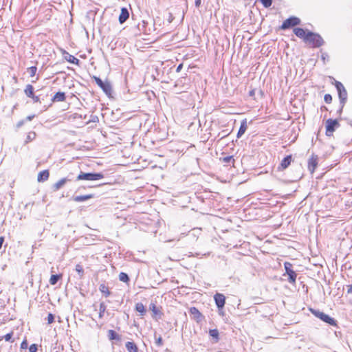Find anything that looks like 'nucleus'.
I'll return each instance as SVG.
<instances>
[{"label":"nucleus","mask_w":352,"mask_h":352,"mask_svg":"<svg viewBox=\"0 0 352 352\" xmlns=\"http://www.w3.org/2000/svg\"><path fill=\"white\" fill-rule=\"evenodd\" d=\"M3 338H0V341L2 340Z\"/></svg>","instance_id":"nucleus-52"},{"label":"nucleus","mask_w":352,"mask_h":352,"mask_svg":"<svg viewBox=\"0 0 352 352\" xmlns=\"http://www.w3.org/2000/svg\"><path fill=\"white\" fill-rule=\"evenodd\" d=\"M104 177L101 173H84L80 172L76 177V180L96 181Z\"/></svg>","instance_id":"nucleus-2"},{"label":"nucleus","mask_w":352,"mask_h":352,"mask_svg":"<svg viewBox=\"0 0 352 352\" xmlns=\"http://www.w3.org/2000/svg\"><path fill=\"white\" fill-rule=\"evenodd\" d=\"M347 288V294H352V284L346 286Z\"/></svg>","instance_id":"nucleus-42"},{"label":"nucleus","mask_w":352,"mask_h":352,"mask_svg":"<svg viewBox=\"0 0 352 352\" xmlns=\"http://www.w3.org/2000/svg\"><path fill=\"white\" fill-rule=\"evenodd\" d=\"M312 313L314 314V315L315 316L320 318L323 322L328 323L329 324L332 325V326L336 325V320L334 318L329 316V315H327L322 311H316V310H313Z\"/></svg>","instance_id":"nucleus-3"},{"label":"nucleus","mask_w":352,"mask_h":352,"mask_svg":"<svg viewBox=\"0 0 352 352\" xmlns=\"http://www.w3.org/2000/svg\"><path fill=\"white\" fill-rule=\"evenodd\" d=\"M49 176V171L47 170H44L38 173L37 180L39 182H45L48 179Z\"/></svg>","instance_id":"nucleus-16"},{"label":"nucleus","mask_w":352,"mask_h":352,"mask_svg":"<svg viewBox=\"0 0 352 352\" xmlns=\"http://www.w3.org/2000/svg\"><path fill=\"white\" fill-rule=\"evenodd\" d=\"M31 98L33 99L34 102H37L39 101L38 96H36L33 95V97H31Z\"/></svg>","instance_id":"nucleus-44"},{"label":"nucleus","mask_w":352,"mask_h":352,"mask_svg":"<svg viewBox=\"0 0 352 352\" xmlns=\"http://www.w3.org/2000/svg\"><path fill=\"white\" fill-rule=\"evenodd\" d=\"M94 195L93 194L85 195H79L74 196L72 198V199L76 202H82L87 201L89 199L94 198Z\"/></svg>","instance_id":"nucleus-14"},{"label":"nucleus","mask_w":352,"mask_h":352,"mask_svg":"<svg viewBox=\"0 0 352 352\" xmlns=\"http://www.w3.org/2000/svg\"><path fill=\"white\" fill-rule=\"evenodd\" d=\"M189 312L192 318L194 320H195L197 322H200L202 320L203 316L196 307H191L189 310Z\"/></svg>","instance_id":"nucleus-10"},{"label":"nucleus","mask_w":352,"mask_h":352,"mask_svg":"<svg viewBox=\"0 0 352 352\" xmlns=\"http://www.w3.org/2000/svg\"><path fill=\"white\" fill-rule=\"evenodd\" d=\"M292 265L290 263L286 262L285 263V269L286 274L288 275V281L290 283H294L296 282L297 274L292 269Z\"/></svg>","instance_id":"nucleus-6"},{"label":"nucleus","mask_w":352,"mask_h":352,"mask_svg":"<svg viewBox=\"0 0 352 352\" xmlns=\"http://www.w3.org/2000/svg\"><path fill=\"white\" fill-rule=\"evenodd\" d=\"M65 58L69 63H73L74 65H78L79 60L76 58L74 56L69 54V53H66L65 55Z\"/></svg>","instance_id":"nucleus-20"},{"label":"nucleus","mask_w":352,"mask_h":352,"mask_svg":"<svg viewBox=\"0 0 352 352\" xmlns=\"http://www.w3.org/2000/svg\"><path fill=\"white\" fill-rule=\"evenodd\" d=\"M72 179L68 176L67 177L62 178L59 181H58L56 183H55L53 185V190L54 191H57L59 189H60L67 182L72 181Z\"/></svg>","instance_id":"nucleus-11"},{"label":"nucleus","mask_w":352,"mask_h":352,"mask_svg":"<svg viewBox=\"0 0 352 352\" xmlns=\"http://www.w3.org/2000/svg\"><path fill=\"white\" fill-rule=\"evenodd\" d=\"M99 290L105 295L106 297L109 296L111 294V292L109 290L107 286L104 284H101L99 287Z\"/></svg>","instance_id":"nucleus-24"},{"label":"nucleus","mask_w":352,"mask_h":352,"mask_svg":"<svg viewBox=\"0 0 352 352\" xmlns=\"http://www.w3.org/2000/svg\"><path fill=\"white\" fill-rule=\"evenodd\" d=\"M37 350H38V347H37V345L35 344H31L29 348L30 352H36Z\"/></svg>","instance_id":"nucleus-37"},{"label":"nucleus","mask_w":352,"mask_h":352,"mask_svg":"<svg viewBox=\"0 0 352 352\" xmlns=\"http://www.w3.org/2000/svg\"><path fill=\"white\" fill-rule=\"evenodd\" d=\"M318 165V157L316 156H312L308 162L309 170L312 173L316 169Z\"/></svg>","instance_id":"nucleus-12"},{"label":"nucleus","mask_w":352,"mask_h":352,"mask_svg":"<svg viewBox=\"0 0 352 352\" xmlns=\"http://www.w3.org/2000/svg\"><path fill=\"white\" fill-rule=\"evenodd\" d=\"M265 8H269L272 3V0H260Z\"/></svg>","instance_id":"nucleus-34"},{"label":"nucleus","mask_w":352,"mask_h":352,"mask_svg":"<svg viewBox=\"0 0 352 352\" xmlns=\"http://www.w3.org/2000/svg\"><path fill=\"white\" fill-rule=\"evenodd\" d=\"M47 322L48 324H52L54 320V316L52 314H49L47 316Z\"/></svg>","instance_id":"nucleus-35"},{"label":"nucleus","mask_w":352,"mask_h":352,"mask_svg":"<svg viewBox=\"0 0 352 352\" xmlns=\"http://www.w3.org/2000/svg\"><path fill=\"white\" fill-rule=\"evenodd\" d=\"M300 23V19L296 16H292L286 19L280 26L281 30H286L292 27L299 25Z\"/></svg>","instance_id":"nucleus-5"},{"label":"nucleus","mask_w":352,"mask_h":352,"mask_svg":"<svg viewBox=\"0 0 352 352\" xmlns=\"http://www.w3.org/2000/svg\"><path fill=\"white\" fill-rule=\"evenodd\" d=\"M254 94H255V90H254V89H252V90H251V91L249 92V95H250V96H254Z\"/></svg>","instance_id":"nucleus-49"},{"label":"nucleus","mask_w":352,"mask_h":352,"mask_svg":"<svg viewBox=\"0 0 352 352\" xmlns=\"http://www.w3.org/2000/svg\"><path fill=\"white\" fill-rule=\"evenodd\" d=\"M66 99L65 94L64 92H57L52 98L53 102H63Z\"/></svg>","instance_id":"nucleus-15"},{"label":"nucleus","mask_w":352,"mask_h":352,"mask_svg":"<svg viewBox=\"0 0 352 352\" xmlns=\"http://www.w3.org/2000/svg\"><path fill=\"white\" fill-rule=\"evenodd\" d=\"M182 67H183V65L179 64L176 69V72H179L181 71V69H182Z\"/></svg>","instance_id":"nucleus-45"},{"label":"nucleus","mask_w":352,"mask_h":352,"mask_svg":"<svg viewBox=\"0 0 352 352\" xmlns=\"http://www.w3.org/2000/svg\"><path fill=\"white\" fill-rule=\"evenodd\" d=\"M305 42L314 47H320L324 43L322 38L319 34L311 32L307 33Z\"/></svg>","instance_id":"nucleus-1"},{"label":"nucleus","mask_w":352,"mask_h":352,"mask_svg":"<svg viewBox=\"0 0 352 352\" xmlns=\"http://www.w3.org/2000/svg\"><path fill=\"white\" fill-rule=\"evenodd\" d=\"M247 128H248V126H247V121L246 120H242L241 123V126H240V128H239V130L237 133V138H241L245 132V131L247 130Z\"/></svg>","instance_id":"nucleus-17"},{"label":"nucleus","mask_w":352,"mask_h":352,"mask_svg":"<svg viewBox=\"0 0 352 352\" xmlns=\"http://www.w3.org/2000/svg\"><path fill=\"white\" fill-rule=\"evenodd\" d=\"M23 124V121H21L17 124V126L19 127Z\"/></svg>","instance_id":"nucleus-50"},{"label":"nucleus","mask_w":352,"mask_h":352,"mask_svg":"<svg viewBox=\"0 0 352 352\" xmlns=\"http://www.w3.org/2000/svg\"><path fill=\"white\" fill-rule=\"evenodd\" d=\"M170 18H169V22L170 23L172 21V15L170 14Z\"/></svg>","instance_id":"nucleus-51"},{"label":"nucleus","mask_w":352,"mask_h":352,"mask_svg":"<svg viewBox=\"0 0 352 352\" xmlns=\"http://www.w3.org/2000/svg\"><path fill=\"white\" fill-rule=\"evenodd\" d=\"M108 337H109V340H111L119 339L118 334L113 330L108 331Z\"/></svg>","instance_id":"nucleus-26"},{"label":"nucleus","mask_w":352,"mask_h":352,"mask_svg":"<svg viewBox=\"0 0 352 352\" xmlns=\"http://www.w3.org/2000/svg\"><path fill=\"white\" fill-rule=\"evenodd\" d=\"M339 126V123L336 120L329 119L326 123V135L331 136L336 128Z\"/></svg>","instance_id":"nucleus-7"},{"label":"nucleus","mask_w":352,"mask_h":352,"mask_svg":"<svg viewBox=\"0 0 352 352\" xmlns=\"http://www.w3.org/2000/svg\"><path fill=\"white\" fill-rule=\"evenodd\" d=\"M294 32L298 37L300 38H304V40L305 41L307 34L304 29L300 28H296L294 29Z\"/></svg>","instance_id":"nucleus-18"},{"label":"nucleus","mask_w":352,"mask_h":352,"mask_svg":"<svg viewBox=\"0 0 352 352\" xmlns=\"http://www.w3.org/2000/svg\"><path fill=\"white\" fill-rule=\"evenodd\" d=\"M201 0H195V6L199 7L201 5Z\"/></svg>","instance_id":"nucleus-46"},{"label":"nucleus","mask_w":352,"mask_h":352,"mask_svg":"<svg viewBox=\"0 0 352 352\" xmlns=\"http://www.w3.org/2000/svg\"><path fill=\"white\" fill-rule=\"evenodd\" d=\"M214 299L217 307L220 310L223 308L226 303V297L223 294L217 293L214 295Z\"/></svg>","instance_id":"nucleus-8"},{"label":"nucleus","mask_w":352,"mask_h":352,"mask_svg":"<svg viewBox=\"0 0 352 352\" xmlns=\"http://www.w3.org/2000/svg\"><path fill=\"white\" fill-rule=\"evenodd\" d=\"M107 309V306L104 302H101L100 304V308H99V318H102L103 317L104 313L105 312Z\"/></svg>","instance_id":"nucleus-30"},{"label":"nucleus","mask_w":352,"mask_h":352,"mask_svg":"<svg viewBox=\"0 0 352 352\" xmlns=\"http://www.w3.org/2000/svg\"><path fill=\"white\" fill-rule=\"evenodd\" d=\"M135 310L142 316H144L146 314V309L142 302H138L135 305Z\"/></svg>","instance_id":"nucleus-22"},{"label":"nucleus","mask_w":352,"mask_h":352,"mask_svg":"<svg viewBox=\"0 0 352 352\" xmlns=\"http://www.w3.org/2000/svg\"><path fill=\"white\" fill-rule=\"evenodd\" d=\"M149 309L152 311L154 316L158 315L160 311L154 303L150 305Z\"/></svg>","instance_id":"nucleus-31"},{"label":"nucleus","mask_w":352,"mask_h":352,"mask_svg":"<svg viewBox=\"0 0 352 352\" xmlns=\"http://www.w3.org/2000/svg\"><path fill=\"white\" fill-rule=\"evenodd\" d=\"M75 270L78 274L80 278H82L84 276V270L82 266L80 264L76 265Z\"/></svg>","instance_id":"nucleus-28"},{"label":"nucleus","mask_w":352,"mask_h":352,"mask_svg":"<svg viewBox=\"0 0 352 352\" xmlns=\"http://www.w3.org/2000/svg\"><path fill=\"white\" fill-rule=\"evenodd\" d=\"M186 78H182L179 79V80L176 82V83H175V87H177V86L180 85L181 84H184V83H185V82H184V81H186Z\"/></svg>","instance_id":"nucleus-39"},{"label":"nucleus","mask_w":352,"mask_h":352,"mask_svg":"<svg viewBox=\"0 0 352 352\" xmlns=\"http://www.w3.org/2000/svg\"><path fill=\"white\" fill-rule=\"evenodd\" d=\"M3 241H4V239H3V237L0 236V249H1V247H2V245H3Z\"/></svg>","instance_id":"nucleus-48"},{"label":"nucleus","mask_w":352,"mask_h":352,"mask_svg":"<svg viewBox=\"0 0 352 352\" xmlns=\"http://www.w3.org/2000/svg\"><path fill=\"white\" fill-rule=\"evenodd\" d=\"M27 346H28V343H27V342H26L25 340L23 341V342H22V343H21V347L22 349H26V348H27Z\"/></svg>","instance_id":"nucleus-43"},{"label":"nucleus","mask_w":352,"mask_h":352,"mask_svg":"<svg viewBox=\"0 0 352 352\" xmlns=\"http://www.w3.org/2000/svg\"><path fill=\"white\" fill-rule=\"evenodd\" d=\"M25 93L29 98L33 97L34 95V87L31 85H28L25 89Z\"/></svg>","instance_id":"nucleus-23"},{"label":"nucleus","mask_w":352,"mask_h":352,"mask_svg":"<svg viewBox=\"0 0 352 352\" xmlns=\"http://www.w3.org/2000/svg\"><path fill=\"white\" fill-rule=\"evenodd\" d=\"M324 100L327 103H330L332 100V97L330 94H325Z\"/></svg>","instance_id":"nucleus-38"},{"label":"nucleus","mask_w":352,"mask_h":352,"mask_svg":"<svg viewBox=\"0 0 352 352\" xmlns=\"http://www.w3.org/2000/svg\"><path fill=\"white\" fill-rule=\"evenodd\" d=\"M95 81L96 84L102 89V90L108 94L111 91V85L107 82H104L100 78L95 77Z\"/></svg>","instance_id":"nucleus-9"},{"label":"nucleus","mask_w":352,"mask_h":352,"mask_svg":"<svg viewBox=\"0 0 352 352\" xmlns=\"http://www.w3.org/2000/svg\"><path fill=\"white\" fill-rule=\"evenodd\" d=\"M61 275H52L50 279V283L52 285H56Z\"/></svg>","instance_id":"nucleus-29"},{"label":"nucleus","mask_w":352,"mask_h":352,"mask_svg":"<svg viewBox=\"0 0 352 352\" xmlns=\"http://www.w3.org/2000/svg\"><path fill=\"white\" fill-rule=\"evenodd\" d=\"M155 344L158 346H161L163 345V340L161 336L155 339Z\"/></svg>","instance_id":"nucleus-36"},{"label":"nucleus","mask_w":352,"mask_h":352,"mask_svg":"<svg viewBox=\"0 0 352 352\" xmlns=\"http://www.w3.org/2000/svg\"><path fill=\"white\" fill-rule=\"evenodd\" d=\"M34 115H32V116H28L27 118H26V120L28 121H31L34 118Z\"/></svg>","instance_id":"nucleus-47"},{"label":"nucleus","mask_w":352,"mask_h":352,"mask_svg":"<svg viewBox=\"0 0 352 352\" xmlns=\"http://www.w3.org/2000/svg\"><path fill=\"white\" fill-rule=\"evenodd\" d=\"M209 334L211 337H212L215 340L214 342H217L219 340V331L217 329H210L209 331Z\"/></svg>","instance_id":"nucleus-25"},{"label":"nucleus","mask_w":352,"mask_h":352,"mask_svg":"<svg viewBox=\"0 0 352 352\" xmlns=\"http://www.w3.org/2000/svg\"><path fill=\"white\" fill-rule=\"evenodd\" d=\"M118 277L119 280L123 283H127L129 281V276L124 272H120Z\"/></svg>","instance_id":"nucleus-27"},{"label":"nucleus","mask_w":352,"mask_h":352,"mask_svg":"<svg viewBox=\"0 0 352 352\" xmlns=\"http://www.w3.org/2000/svg\"><path fill=\"white\" fill-rule=\"evenodd\" d=\"M292 162V156L288 155L285 157L280 163V166L283 169H285L289 166V165L291 164Z\"/></svg>","instance_id":"nucleus-21"},{"label":"nucleus","mask_w":352,"mask_h":352,"mask_svg":"<svg viewBox=\"0 0 352 352\" xmlns=\"http://www.w3.org/2000/svg\"><path fill=\"white\" fill-rule=\"evenodd\" d=\"M35 135H36L35 133H30L27 138L28 141L32 140L35 137Z\"/></svg>","instance_id":"nucleus-41"},{"label":"nucleus","mask_w":352,"mask_h":352,"mask_svg":"<svg viewBox=\"0 0 352 352\" xmlns=\"http://www.w3.org/2000/svg\"><path fill=\"white\" fill-rule=\"evenodd\" d=\"M223 163L226 164H230L231 162L233 164L234 162V160L233 159L232 156H226L225 157L220 159Z\"/></svg>","instance_id":"nucleus-32"},{"label":"nucleus","mask_w":352,"mask_h":352,"mask_svg":"<svg viewBox=\"0 0 352 352\" xmlns=\"http://www.w3.org/2000/svg\"><path fill=\"white\" fill-rule=\"evenodd\" d=\"M336 87L338 92L339 98L340 100V102L344 104L347 98V92L343 86V85L338 81H336L335 82Z\"/></svg>","instance_id":"nucleus-4"},{"label":"nucleus","mask_w":352,"mask_h":352,"mask_svg":"<svg viewBox=\"0 0 352 352\" xmlns=\"http://www.w3.org/2000/svg\"><path fill=\"white\" fill-rule=\"evenodd\" d=\"M129 17V12L128 9L126 8H122L121 9V12L119 16V22L122 24L124 23Z\"/></svg>","instance_id":"nucleus-13"},{"label":"nucleus","mask_w":352,"mask_h":352,"mask_svg":"<svg viewBox=\"0 0 352 352\" xmlns=\"http://www.w3.org/2000/svg\"><path fill=\"white\" fill-rule=\"evenodd\" d=\"M125 346L129 352H138V346L133 342H127Z\"/></svg>","instance_id":"nucleus-19"},{"label":"nucleus","mask_w":352,"mask_h":352,"mask_svg":"<svg viewBox=\"0 0 352 352\" xmlns=\"http://www.w3.org/2000/svg\"><path fill=\"white\" fill-rule=\"evenodd\" d=\"M12 335H13V333L11 332V333H7L6 336H4L2 338H4L6 340V341H10V340L12 339Z\"/></svg>","instance_id":"nucleus-40"},{"label":"nucleus","mask_w":352,"mask_h":352,"mask_svg":"<svg viewBox=\"0 0 352 352\" xmlns=\"http://www.w3.org/2000/svg\"><path fill=\"white\" fill-rule=\"evenodd\" d=\"M36 71L37 68L35 66H32L28 68V72L30 76H34L36 74Z\"/></svg>","instance_id":"nucleus-33"}]
</instances>
